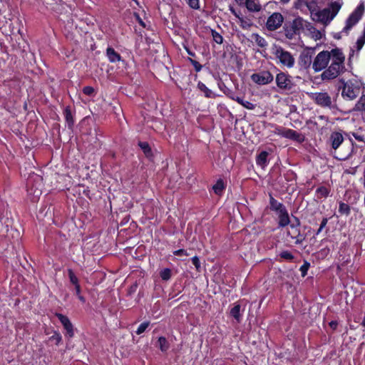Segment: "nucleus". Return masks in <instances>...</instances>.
Masks as SVG:
<instances>
[{
    "label": "nucleus",
    "mask_w": 365,
    "mask_h": 365,
    "mask_svg": "<svg viewBox=\"0 0 365 365\" xmlns=\"http://www.w3.org/2000/svg\"><path fill=\"white\" fill-rule=\"evenodd\" d=\"M311 1H316V4H319L320 5H324L327 3L331 1V0H312Z\"/></svg>",
    "instance_id": "603ef678"
},
{
    "label": "nucleus",
    "mask_w": 365,
    "mask_h": 365,
    "mask_svg": "<svg viewBox=\"0 0 365 365\" xmlns=\"http://www.w3.org/2000/svg\"><path fill=\"white\" fill-rule=\"evenodd\" d=\"M361 325L365 327V317H364V319L361 322Z\"/></svg>",
    "instance_id": "e2e57ef3"
},
{
    "label": "nucleus",
    "mask_w": 365,
    "mask_h": 365,
    "mask_svg": "<svg viewBox=\"0 0 365 365\" xmlns=\"http://www.w3.org/2000/svg\"><path fill=\"white\" fill-rule=\"evenodd\" d=\"M225 186L222 180H218L216 183L213 185L212 189L215 194L221 195L224 190Z\"/></svg>",
    "instance_id": "a878e982"
},
{
    "label": "nucleus",
    "mask_w": 365,
    "mask_h": 365,
    "mask_svg": "<svg viewBox=\"0 0 365 365\" xmlns=\"http://www.w3.org/2000/svg\"><path fill=\"white\" fill-rule=\"evenodd\" d=\"M364 7L359 5L356 9L349 15L346 21V25L341 31L342 34H348L351 28L356 25L362 16Z\"/></svg>",
    "instance_id": "6e6552de"
},
{
    "label": "nucleus",
    "mask_w": 365,
    "mask_h": 365,
    "mask_svg": "<svg viewBox=\"0 0 365 365\" xmlns=\"http://www.w3.org/2000/svg\"><path fill=\"white\" fill-rule=\"evenodd\" d=\"M159 348L162 351H165L168 349L169 345L167 339L164 336H160L158 340Z\"/></svg>",
    "instance_id": "c85d7f7f"
},
{
    "label": "nucleus",
    "mask_w": 365,
    "mask_h": 365,
    "mask_svg": "<svg viewBox=\"0 0 365 365\" xmlns=\"http://www.w3.org/2000/svg\"><path fill=\"white\" fill-rule=\"evenodd\" d=\"M240 6H245L250 11H259L261 5L257 0H235Z\"/></svg>",
    "instance_id": "4468645a"
},
{
    "label": "nucleus",
    "mask_w": 365,
    "mask_h": 365,
    "mask_svg": "<svg viewBox=\"0 0 365 365\" xmlns=\"http://www.w3.org/2000/svg\"><path fill=\"white\" fill-rule=\"evenodd\" d=\"M31 179H29L28 184H27V186H28L27 191L29 195H34V196H32L31 200L36 201L39 198L40 195H41L42 191H41V189L39 187H36L34 190H33V187H31Z\"/></svg>",
    "instance_id": "aec40b11"
},
{
    "label": "nucleus",
    "mask_w": 365,
    "mask_h": 365,
    "mask_svg": "<svg viewBox=\"0 0 365 365\" xmlns=\"http://www.w3.org/2000/svg\"><path fill=\"white\" fill-rule=\"evenodd\" d=\"M149 324L150 323L148 322H144L142 324H140L136 330V334L138 335L143 334L148 327Z\"/></svg>",
    "instance_id": "58836bf2"
},
{
    "label": "nucleus",
    "mask_w": 365,
    "mask_h": 365,
    "mask_svg": "<svg viewBox=\"0 0 365 365\" xmlns=\"http://www.w3.org/2000/svg\"><path fill=\"white\" fill-rule=\"evenodd\" d=\"M329 190L324 186L319 187L316 190L317 197L318 198L327 197L329 195Z\"/></svg>",
    "instance_id": "cd10ccee"
},
{
    "label": "nucleus",
    "mask_w": 365,
    "mask_h": 365,
    "mask_svg": "<svg viewBox=\"0 0 365 365\" xmlns=\"http://www.w3.org/2000/svg\"><path fill=\"white\" fill-rule=\"evenodd\" d=\"M138 145L147 157L151 155V149L147 142H139Z\"/></svg>",
    "instance_id": "7c9ffc66"
},
{
    "label": "nucleus",
    "mask_w": 365,
    "mask_h": 365,
    "mask_svg": "<svg viewBox=\"0 0 365 365\" xmlns=\"http://www.w3.org/2000/svg\"><path fill=\"white\" fill-rule=\"evenodd\" d=\"M273 54L275 56L277 63H279L288 68L294 67L295 59L290 52L286 51L280 46H278L275 47L273 51Z\"/></svg>",
    "instance_id": "423d86ee"
},
{
    "label": "nucleus",
    "mask_w": 365,
    "mask_h": 365,
    "mask_svg": "<svg viewBox=\"0 0 365 365\" xmlns=\"http://www.w3.org/2000/svg\"><path fill=\"white\" fill-rule=\"evenodd\" d=\"M56 316L59 319L64 329L66 330V336H68L69 338L73 337L74 328L70 319L66 316L60 313H56Z\"/></svg>",
    "instance_id": "f8f14e48"
},
{
    "label": "nucleus",
    "mask_w": 365,
    "mask_h": 365,
    "mask_svg": "<svg viewBox=\"0 0 365 365\" xmlns=\"http://www.w3.org/2000/svg\"><path fill=\"white\" fill-rule=\"evenodd\" d=\"M240 309V305L235 304L230 310V315L234 317L237 322L241 321Z\"/></svg>",
    "instance_id": "393cba45"
},
{
    "label": "nucleus",
    "mask_w": 365,
    "mask_h": 365,
    "mask_svg": "<svg viewBox=\"0 0 365 365\" xmlns=\"http://www.w3.org/2000/svg\"><path fill=\"white\" fill-rule=\"evenodd\" d=\"M236 96H235V95H234V94H232V95H230V98L231 99H232V100H234V101H235V98H236Z\"/></svg>",
    "instance_id": "680f3d73"
},
{
    "label": "nucleus",
    "mask_w": 365,
    "mask_h": 365,
    "mask_svg": "<svg viewBox=\"0 0 365 365\" xmlns=\"http://www.w3.org/2000/svg\"><path fill=\"white\" fill-rule=\"evenodd\" d=\"M235 101H237L239 104L241 105L242 101H243V98H242L240 96H236V98H235Z\"/></svg>",
    "instance_id": "6e6d98bb"
},
{
    "label": "nucleus",
    "mask_w": 365,
    "mask_h": 365,
    "mask_svg": "<svg viewBox=\"0 0 365 365\" xmlns=\"http://www.w3.org/2000/svg\"><path fill=\"white\" fill-rule=\"evenodd\" d=\"M344 133H346L342 130L333 131L331 133L327 140V145L331 148V154L336 159L339 160H347L351 156L353 152V148H351L350 151L346 155H344L340 157L335 155L336 150L340 147L344 140Z\"/></svg>",
    "instance_id": "7ed1b4c3"
},
{
    "label": "nucleus",
    "mask_w": 365,
    "mask_h": 365,
    "mask_svg": "<svg viewBox=\"0 0 365 365\" xmlns=\"http://www.w3.org/2000/svg\"><path fill=\"white\" fill-rule=\"evenodd\" d=\"M304 34L310 36L315 41L322 39L324 36V34L322 31L316 29L310 22H309Z\"/></svg>",
    "instance_id": "2eb2a0df"
},
{
    "label": "nucleus",
    "mask_w": 365,
    "mask_h": 365,
    "mask_svg": "<svg viewBox=\"0 0 365 365\" xmlns=\"http://www.w3.org/2000/svg\"><path fill=\"white\" fill-rule=\"evenodd\" d=\"M231 12L239 19L240 22H243V18L240 16V14L237 13L234 9L230 8Z\"/></svg>",
    "instance_id": "3c124183"
},
{
    "label": "nucleus",
    "mask_w": 365,
    "mask_h": 365,
    "mask_svg": "<svg viewBox=\"0 0 365 365\" xmlns=\"http://www.w3.org/2000/svg\"><path fill=\"white\" fill-rule=\"evenodd\" d=\"M197 88L201 91H202L204 93H205V97L207 98H210L212 97V91L210 89H209L206 86L205 84H204L202 82H199L197 83Z\"/></svg>",
    "instance_id": "c756f323"
},
{
    "label": "nucleus",
    "mask_w": 365,
    "mask_h": 365,
    "mask_svg": "<svg viewBox=\"0 0 365 365\" xmlns=\"http://www.w3.org/2000/svg\"><path fill=\"white\" fill-rule=\"evenodd\" d=\"M77 297H78V299H79L81 302L84 303V302H86L85 298H84L81 294H80V295H78V296H77Z\"/></svg>",
    "instance_id": "bf43d9fd"
},
{
    "label": "nucleus",
    "mask_w": 365,
    "mask_h": 365,
    "mask_svg": "<svg viewBox=\"0 0 365 365\" xmlns=\"http://www.w3.org/2000/svg\"><path fill=\"white\" fill-rule=\"evenodd\" d=\"M268 153L267 151H262L256 158V163L257 165L264 168L267 163Z\"/></svg>",
    "instance_id": "4be33fe9"
},
{
    "label": "nucleus",
    "mask_w": 365,
    "mask_h": 365,
    "mask_svg": "<svg viewBox=\"0 0 365 365\" xmlns=\"http://www.w3.org/2000/svg\"><path fill=\"white\" fill-rule=\"evenodd\" d=\"M345 136L347 137L350 141L351 142V145H354V143L351 138V136H353L358 142H364V136L358 133L350 132L344 133Z\"/></svg>",
    "instance_id": "bb28decb"
},
{
    "label": "nucleus",
    "mask_w": 365,
    "mask_h": 365,
    "mask_svg": "<svg viewBox=\"0 0 365 365\" xmlns=\"http://www.w3.org/2000/svg\"><path fill=\"white\" fill-rule=\"evenodd\" d=\"M345 57L339 48L332 49V56L330 66L322 73L323 80H331L336 78L345 70Z\"/></svg>",
    "instance_id": "f03ea898"
},
{
    "label": "nucleus",
    "mask_w": 365,
    "mask_h": 365,
    "mask_svg": "<svg viewBox=\"0 0 365 365\" xmlns=\"http://www.w3.org/2000/svg\"><path fill=\"white\" fill-rule=\"evenodd\" d=\"M310 267V264L308 262H305L301 267H300V271L302 273V276L304 277L307 274V271Z\"/></svg>",
    "instance_id": "ea45409f"
},
{
    "label": "nucleus",
    "mask_w": 365,
    "mask_h": 365,
    "mask_svg": "<svg viewBox=\"0 0 365 365\" xmlns=\"http://www.w3.org/2000/svg\"><path fill=\"white\" fill-rule=\"evenodd\" d=\"M309 21H305L303 18L298 16L295 18L285 29V35L289 38H294L295 35L304 33Z\"/></svg>",
    "instance_id": "20e7f679"
},
{
    "label": "nucleus",
    "mask_w": 365,
    "mask_h": 365,
    "mask_svg": "<svg viewBox=\"0 0 365 365\" xmlns=\"http://www.w3.org/2000/svg\"><path fill=\"white\" fill-rule=\"evenodd\" d=\"M289 0H281L282 2L283 3H287Z\"/></svg>",
    "instance_id": "0e129e2a"
},
{
    "label": "nucleus",
    "mask_w": 365,
    "mask_h": 365,
    "mask_svg": "<svg viewBox=\"0 0 365 365\" xmlns=\"http://www.w3.org/2000/svg\"><path fill=\"white\" fill-rule=\"evenodd\" d=\"M241 106H242L244 108L248 109V110H254L255 108V105L252 103L243 100Z\"/></svg>",
    "instance_id": "37998d69"
},
{
    "label": "nucleus",
    "mask_w": 365,
    "mask_h": 365,
    "mask_svg": "<svg viewBox=\"0 0 365 365\" xmlns=\"http://www.w3.org/2000/svg\"><path fill=\"white\" fill-rule=\"evenodd\" d=\"M106 56L110 63H116L121 61L120 55L111 47H108L106 49Z\"/></svg>",
    "instance_id": "a211bd4d"
},
{
    "label": "nucleus",
    "mask_w": 365,
    "mask_h": 365,
    "mask_svg": "<svg viewBox=\"0 0 365 365\" xmlns=\"http://www.w3.org/2000/svg\"><path fill=\"white\" fill-rule=\"evenodd\" d=\"M68 277H69V279H70V282L72 284L74 285V287L77 286V285H79V282H78V277L76 276V274H74V272H73L72 269H68Z\"/></svg>",
    "instance_id": "f704fd0d"
},
{
    "label": "nucleus",
    "mask_w": 365,
    "mask_h": 365,
    "mask_svg": "<svg viewBox=\"0 0 365 365\" xmlns=\"http://www.w3.org/2000/svg\"><path fill=\"white\" fill-rule=\"evenodd\" d=\"M283 134V138L290 139L298 143H302L304 140V137L302 134L290 128H285Z\"/></svg>",
    "instance_id": "dca6fc26"
},
{
    "label": "nucleus",
    "mask_w": 365,
    "mask_h": 365,
    "mask_svg": "<svg viewBox=\"0 0 365 365\" xmlns=\"http://www.w3.org/2000/svg\"><path fill=\"white\" fill-rule=\"evenodd\" d=\"M63 115H64L65 120H66L68 128L69 129H72V128L74 125V119H73V113H72L69 106H66L64 108Z\"/></svg>",
    "instance_id": "6ab92c4d"
},
{
    "label": "nucleus",
    "mask_w": 365,
    "mask_h": 365,
    "mask_svg": "<svg viewBox=\"0 0 365 365\" xmlns=\"http://www.w3.org/2000/svg\"><path fill=\"white\" fill-rule=\"evenodd\" d=\"M283 21V16L279 12H274L267 19V29L269 31H274L282 26Z\"/></svg>",
    "instance_id": "9b49d317"
},
{
    "label": "nucleus",
    "mask_w": 365,
    "mask_h": 365,
    "mask_svg": "<svg viewBox=\"0 0 365 365\" xmlns=\"http://www.w3.org/2000/svg\"><path fill=\"white\" fill-rule=\"evenodd\" d=\"M299 64L307 68L312 64V57L308 53L302 54L299 58Z\"/></svg>",
    "instance_id": "b1692460"
},
{
    "label": "nucleus",
    "mask_w": 365,
    "mask_h": 365,
    "mask_svg": "<svg viewBox=\"0 0 365 365\" xmlns=\"http://www.w3.org/2000/svg\"><path fill=\"white\" fill-rule=\"evenodd\" d=\"M38 181H41V179H40L38 177L36 178Z\"/></svg>",
    "instance_id": "69168bd1"
},
{
    "label": "nucleus",
    "mask_w": 365,
    "mask_h": 365,
    "mask_svg": "<svg viewBox=\"0 0 365 365\" xmlns=\"http://www.w3.org/2000/svg\"><path fill=\"white\" fill-rule=\"evenodd\" d=\"M327 223V218H324L322 220V222H321V225H320L317 232V234H319V233H320L322 231L324 227L326 226Z\"/></svg>",
    "instance_id": "8fccbe9b"
},
{
    "label": "nucleus",
    "mask_w": 365,
    "mask_h": 365,
    "mask_svg": "<svg viewBox=\"0 0 365 365\" xmlns=\"http://www.w3.org/2000/svg\"><path fill=\"white\" fill-rule=\"evenodd\" d=\"M354 53H355L354 50L351 48L350 50V53H349V61H351V59L353 58Z\"/></svg>",
    "instance_id": "4d7b16f0"
},
{
    "label": "nucleus",
    "mask_w": 365,
    "mask_h": 365,
    "mask_svg": "<svg viewBox=\"0 0 365 365\" xmlns=\"http://www.w3.org/2000/svg\"><path fill=\"white\" fill-rule=\"evenodd\" d=\"M304 4L310 12L311 19L326 26L336 16L341 8L343 1L342 0H334L327 3L329 6L323 9H319L322 5L316 4V1H306Z\"/></svg>",
    "instance_id": "f257e3e1"
},
{
    "label": "nucleus",
    "mask_w": 365,
    "mask_h": 365,
    "mask_svg": "<svg viewBox=\"0 0 365 365\" xmlns=\"http://www.w3.org/2000/svg\"><path fill=\"white\" fill-rule=\"evenodd\" d=\"M284 129L285 128L282 126H275L273 132L274 134L283 137Z\"/></svg>",
    "instance_id": "c03bdc74"
},
{
    "label": "nucleus",
    "mask_w": 365,
    "mask_h": 365,
    "mask_svg": "<svg viewBox=\"0 0 365 365\" xmlns=\"http://www.w3.org/2000/svg\"><path fill=\"white\" fill-rule=\"evenodd\" d=\"M361 83L356 80L343 81L341 96L344 99L351 101L356 98L361 91Z\"/></svg>",
    "instance_id": "39448f33"
},
{
    "label": "nucleus",
    "mask_w": 365,
    "mask_h": 365,
    "mask_svg": "<svg viewBox=\"0 0 365 365\" xmlns=\"http://www.w3.org/2000/svg\"><path fill=\"white\" fill-rule=\"evenodd\" d=\"M356 106L359 109H363L365 108V95L361 96L356 104Z\"/></svg>",
    "instance_id": "a18cd8bd"
},
{
    "label": "nucleus",
    "mask_w": 365,
    "mask_h": 365,
    "mask_svg": "<svg viewBox=\"0 0 365 365\" xmlns=\"http://www.w3.org/2000/svg\"><path fill=\"white\" fill-rule=\"evenodd\" d=\"M339 212L341 214L349 215L350 212L349 206L344 202H340L339 206Z\"/></svg>",
    "instance_id": "e433bc0d"
},
{
    "label": "nucleus",
    "mask_w": 365,
    "mask_h": 365,
    "mask_svg": "<svg viewBox=\"0 0 365 365\" xmlns=\"http://www.w3.org/2000/svg\"><path fill=\"white\" fill-rule=\"evenodd\" d=\"M279 218V227H284L290 222L288 212L286 208L277 213Z\"/></svg>",
    "instance_id": "f3484780"
},
{
    "label": "nucleus",
    "mask_w": 365,
    "mask_h": 365,
    "mask_svg": "<svg viewBox=\"0 0 365 365\" xmlns=\"http://www.w3.org/2000/svg\"><path fill=\"white\" fill-rule=\"evenodd\" d=\"M253 39L260 47H265L267 44L266 40L259 34H253Z\"/></svg>",
    "instance_id": "72a5a7b5"
},
{
    "label": "nucleus",
    "mask_w": 365,
    "mask_h": 365,
    "mask_svg": "<svg viewBox=\"0 0 365 365\" xmlns=\"http://www.w3.org/2000/svg\"><path fill=\"white\" fill-rule=\"evenodd\" d=\"M50 340L54 341L56 345H58L62 340V336L58 331H54L53 334L50 337Z\"/></svg>",
    "instance_id": "4c0bfd02"
},
{
    "label": "nucleus",
    "mask_w": 365,
    "mask_h": 365,
    "mask_svg": "<svg viewBox=\"0 0 365 365\" xmlns=\"http://www.w3.org/2000/svg\"><path fill=\"white\" fill-rule=\"evenodd\" d=\"M76 294L78 296L81 294V287L80 284L75 287Z\"/></svg>",
    "instance_id": "5fc2aeb1"
},
{
    "label": "nucleus",
    "mask_w": 365,
    "mask_h": 365,
    "mask_svg": "<svg viewBox=\"0 0 365 365\" xmlns=\"http://www.w3.org/2000/svg\"><path fill=\"white\" fill-rule=\"evenodd\" d=\"M160 276L164 281H168L171 277V269L169 268H165L160 272Z\"/></svg>",
    "instance_id": "473e14b6"
},
{
    "label": "nucleus",
    "mask_w": 365,
    "mask_h": 365,
    "mask_svg": "<svg viewBox=\"0 0 365 365\" xmlns=\"http://www.w3.org/2000/svg\"><path fill=\"white\" fill-rule=\"evenodd\" d=\"M332 56L331 51H323L319 52L314 58L312 63V68L315 72H319L326 68Z\"/></svg>",
    "instance_id": "0eeeda50"
},
{
    "label": "nucleus",
    "mask_w": 365,
    "mask_h": 365,
    "mask_svg": "<svg viewBox=\"0 0 365 365\" xmlns=\"http://www.w3.org/2000/svg\"><path fill=\"white\" fill-rule=\"evenodd\" d=\"M189 61L191 63V64L193 66L196 72H200L202 70V66L199 62H197V61L193 60L192 58H189Z\"/></svg>",
    "instance_id": "a19ab883"
},
{
    "label": "nucleus",
    "mask_w": 365,
    "mask_h": 365,
    "mask_svg": "<svg viewBox=\"0 0 365 365\" xmlns=\"http://www.w3.org/2000/svg\"><path fill=\"white\" fill-rule=\"evenodd\" d=\"M270 209L274 211L276 213L286 208V207L281 202L275 200L272 196L270 195L269 199Z\"/></svg>",
    "instance_id": "5701e85b"
},
{
    "label": "nucleus",
    "mask_w": 365,
    "mask_h": 365,
    "mask_svg": "<svg viewBox=\"0 0 365 365\" xmlns=\"http://www.w3.org/2000/svg\"><path fill=\"white\" fill-rule=\"evenodd\" d=\"M173 255L176 256H187L188 254L185 250L180 249L173 252Z\"/></svg>",
    "instance_id": "de8ad7c7"
},
{
    "label": "nucleus",
    "mask_w": 365,
    "mask_h": 365,
    "mask_svg": "<svg viewBox=\"0 0 365 365\" xmlns=\"http://www.w3.org/2000/svg\"><path fill=\"white\" fill-rule=\"evenodd\" d=\"M314 99L322 107L330 108L332 106L331 98L327 93H316Z\"/></svg>",
    "instance_id": "ddd939ff"
},
{
    "label": "nucleus",
    "mask_w": 365,
    "mask_h": 365,
    "mask_svg": "<svg viewBox=\"0 0 365 365\" xmlns=\"http://www.w3.org/2000/svg\"><path fill=\"white\" fill-rule=\"evenodd\" d=\"M277 257L279 258V261L293 262L295 257L291 251L282 250L279 252Z\"/></svg>",
    "instance_id": "412c9836"
},
{
    "label": "nucleus",
    "mask_w": 365,
    "mask_h": 365,
    "mask_svg": "<svg viewBox=\"0 0 365 365\" xmlns=\"http://www.w3.org/2000/svg\"><path fill=\"white\" fill-rule=\"evenodd\" d=\"M211 35L212 37L213 41L217 43V44H222L223 42V37L222 36L217 32L215 30L211 29L210 31Z\"/></svg>",
    "instance_id": "2f4dec72"
},
{
    "label": "nucleus",
    "mask_w": 365,
    "mask_h": 365,
    "mask_svg": "<svg viewBox=\"0 0 365 365\" xmlns=\"http://www.w3.org/2000/svg\"><path fill=\"white\" fill-rule=\"evenodd\" d=\"M337 325H338V324L336 321H331L329 322V326L333 329H335L336 328Z\"/></svg>",
    "instance_id": "864d4df0"
},
{
    "label": "nucleus",
    "mask_w": 365,
    "mask_h": 365,
    "mask_svg": "<svg viewBox=\"0 0 365 365\" xmlns=\"http://www.w3.org/2000/svg\"><path fill=\"white\" fill-rule=\"evenodd\" d=\"M365 43V29L364 30L363 34L357 39L356 46L357 51H359Z\"/></svg>",
    "instance_id": "c9c22d12"
},
{
    "label": "nucleus",
    "mask_w": 365,
    "mask_h": 365,
    "mask_svg": "<svg viewBox=\"0 0 365 365\" xmlns=\"http://www.w3.org/2000/svg\"><path fill=\"white\" fill-rule=\"evenodd\" d=\"M191 260H192V263L193 264V265L197 269H199V267H200V262L199 258L195 256V257H192Z\"/></svg>",
    "instance_id": "09e8293b"
},
{
    "label": "nucleus",
    "mask_w": 365,
    "mask_h": 365,
    "mask_svg": "<svg viewBox=\"0 0 365 365\" xmlns=\"http://www.w3.org/2000/svg\"><path fill=\"white\" fill-rule=\"evenodd\" d=\"M275 81L277 87L283 91H292L295 86L292 77L284 72L278 73Z\"/></svg>",
    "instance_id": "1a4fd4ad"
},
{
    "label": "nucleus",
    "mask_w": 365,
    "mask_h": 365,
    "mask_svg": "<svg viewBox=\"0 0 365 365\" xmlns=\"http://www.w3.org/2000/svg\"><path fill=\"white\" fill-rule=\"evenodd\" d=\"M240 23H241V25H242V26L243 28H247V26H250V24H247V22L246 21H245L244 19H243V22H242H242H240Z\"/></svg>",
    "instance_id": "13d9d810"
},
{
    "label": "nucleus",
    "mask_w": 365,
    "mask_h": 365,
    "mask_svg": "<svg viewBox=\"0 0 365 365\" xmlns=\"http://www.w3.org/2000/svg\"><path fill=\"white\" fill-rule=\"evenodd\" d=\"M187 53H188L190 56H195L194 53H192V52L190 51L188 49L187 50Z\"/></svg>",
    "instance_id": "052dcab7"
},
{
    "label": "nucleus",
    "mask_w": 365,
    "mask_h": 365,
    "mask_svg": "<svg viewBox=\"0 0 365 365\" xmlns=\"http://www.w3.org/2000/svg\"><path fill=\"white\" fill-rule=\"evenodd\" d=\"M83 92L87 96H91L94 92V89L91 86H86L83 88Z\"/></svg>",
    "instance_id": "49530a36"
},
{
    "label": "nucleus",
    "mask_w": 365,
    "mask_h": 365,
    "mask_svg": "<svg viewBox=\"0 0 365 365\" xmlns=\"http://www.w3.org/2000/svg\"><path fill=\"white\" fill-rule=\"evenodd\" d=\"M250 78L254 83L260 86L269 84L274 80L273 75L268 71H261L253 73Z\"/></svg>",
    "instance_id": "9d476101"
},
{
    "label": "nucleus",
    "mask_w": 365,
    "mask_h": 365,
    "mask_svg": "<svg viewBox=\"0 0 365 365\" xmlns=\"http://www.w3.org/2000/svg\"><path fill=\"white\" fill-rule=\"evenodd\" d=\"M187 4L193 9H198L200 8L199 0H187Z\"/></svg>",
    "instance_id": "79ce46f5"
}]
</instances>
